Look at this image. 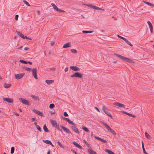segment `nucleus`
Masks as SVG:
<instances>
[{
	"label": "nucleus",
	"mask_w": 154,
	"mask_h": 154,
	"mask_svg": "<svg viewBox=\"0 0 154 154\" xmlns=\"http://www.w3.org/2000/svg\"><path fill=\"white\" fill-rule=\"evenodd\" d=\"M82 129L86 131V132H89V131L88 130V129L86 128V127L85 126H83L82 127Z\"/></svg>",
	"instance_id": "c85d7f7f"
},
{
	"label": "nucleus",
	"mask_w": 154,
	"mask_h": 154,
	"mask_svg": "<svg viewBox=\"0 0 154 154\" xmlns=\"http://www.w3.org/2000/svg\"><path fill=\"white\" fill-rule=\"evenodd\" d=\"M71 77L79 78H82L83 77L82 75L80 73L76 72L73 74L71 75Z\"/></svg>",
	"instance_id": "f03ea898"
},
{
	"label": "nucleus",
	"mask_w": 154,
	"mask_h": 154,
	"mask_svg": "<svg viewBox=\"0 0 154 154\" xmlns=\"http://www.w3.org/2000/svg\"><path fill=\"white\" fill-rule=\"evenodd\" d=\"M110 132L113 135H116V134L115 131L112 129H111L110 131Z\"/></svg>",
	"instance_id": "58836bf2"
},
{
	"label": "nucleus",
	"mask_w": 154,
	"mask_h": 154,
	"mask_svg": "<svg viewBox=\"0 0 154 154\" xmlns=\"http://www.w3.org/2000/svg\"><path fill=\"white\" fill-rule=\"evenodd\" d=\"M54 127L57 128V129L59 131H61L62 132V129L60 128L59 125L57 124Z\"/></svg>",
	"instance_id": "bb28decb"
},
{
	"label": "nucleus",
	"mask_w": 154,
	"mask_h": 154,
	"mask_svg": "<svg viewBox=\"0 0 154 154\" xmlns=\"http://www.w3.org/2000/svg\"><path fill=\"white\" fill-rule=\"evenodd\" d=\"M15 150V148L14 146H12L11 148V153L13 154L14 153Z\"/></svg>",
	"instance_id": "473e14b6"
},
{
	"label": "nucleus",
	"mask_w": 154,
	"mask_h": 154,
	"mask_svg": "<svg viewBox=\"0 0 154 154\" xmlns=\"http://www.w3.org/2000/svg\"><path fill=\"white\" fill-rule=\"evenodd\" d=\"M147 23L149 26L150 32L152 33L153 32V26L152 25L149 21H147Z\"/></svg>",
	"instance_id": "9d476101"
},
{
	"label": "nucleus",
	"mask_w": 154,
	"mask_h": 154,
	"mask_svg": "<svg viewBox=\"0 0 154 154\" xmlns=\"http://www.w3.org/2000/svg\"><path fill=\"white\" fill-rule=\"evenodd\" d=\"M67 121L69 124H72V125H75V123H74L72 121H71V120H70L69 119H68V121Z\"/></svg>",
	"instance_id": "c9c22d12"
},
{
	"label": "nucleus",
	"mask_w": 154,
	"mask_h": 154,
	"mask_svg": "<svg viewBox=\"0 0 154 154\" xmlns=\"http://www.w3.org/2000/svg\"><path fill=\"white\" fill-rule=\"evenodd\" d=\"M68 70V67H66L64 69V71L65 72H67Z\"/></svg>",
	"instance_id": "680f3d73"
},
{
	"label": "nucleus",
	"mask_w": 154,
	"mask_h": 154,
	"mask_svg": "<svg viewBox=\"0 0 154 154\" xmlns=\"http://www.w3.org/2000/svg\"><path fill=\"white\" fill-rule=\"evenodd\" d=\"M123 113H124L125 114H126L129 116H131L132 115V114H131V113H128V112H127L125 111H123Z\"/></svg>",
	"instance_id": "a18cd8bd"
},
{
	"label": "nucleus",
	"mask_w": 154,
	"mask_h": 154,
	"mask_svg": "<svg viewBox=\"0 0 154 154\" xmlns=\"http://www.w3.org/2000/svg\"><path fill=\"white\" fill-rule=\"evenodd\" d=\"M101 123L103 124V125H104L105 127L108 130L110 131V129L112 128H110V127L109 126L106 124L105 123L103 122H101Z\"/></svg>",
	"instance_id": "4468645a"
},
{
	"label": "nucleus",
	"mask_w": 154,
	"mask_h": 154,
	"mask_svg": "<svg viewBox=\"0 0 154 154\" xmlns=\"http://www.w3.org/2000/svg\"><path fill=\"white\" fill-rule=\"evenodd\" d=\"M70 68L74 71H78L80 70L79 69L77 66H70Z\"/></svg>",
	"instance_id": "f8f14e48"
},
{
	"label": "nucleus",
	"mask_w": 154,
	"mask_h": 154,
	"mask_svg": "<svg viewBox=\"0 0 154 154\" xmlns=\"http://www.w3.org/2000/svg\"><path fill=\"white\" fill-rule=\"evenodd\" d=\"M72 143L76 147L81 149H82V147L81 146L79 145L77 143L75 142H73Z\"/></svg>",
	"instance_id": "6ab92c4d"
},
{
	"label": "nucleus",
	"mask_w": 154,
	"mask_h": 154,
	"mask_svg": "<svg viewBox=\"0 0 154 154\" xmlns=\"http://www.w3.org/2000/svg\"><path fill=\"white\" fill-rule=\"evenodd\" d=\"M23 69L28 71H30L31 70V68L26 67H23Z\"/></svg>",
	"instance_id": "7c9ffc66"
},
{
	"label": "nucleus",
	"mask_w": 154,
	"mask_h": 154,
	"mask_svg": "<svg viewBox=\"0 0 154 154\" xmlns=\"http://www.w3.org/2000/svg\"><path fill=\"white\" fill-rule=\"evenodd\" d=\"M114 105H116L120 107H124V104H121L118 102H115L113 103Z\"/></svg>",
	"instance_id": "ddd939ff"
},
{
	"label": "nucleus",
	"mask_w": 154,
	"mask_h": 154,
	"mask_svg": "<svg viewBox=\"0 0 154 154\" xmlns=\"http://www.w3.org/2000/svg\"><path fill=\"white\" fill-rule=\"evenodd\" d=\"M54 105L53 103L50 104L49 106V108L51 109H53L54 106Z\"/></svg>",
	"instance_id": "c03bdc74"
},
{
	"label": "nucleus",
	"mask_w": 154,
	"mask_h": 154,
	"mask_svg": "<svg viewBox=\"0 0 154 154\" xmlns=\"http://www.w3.org/2000/svg\"><path fill=\"white\" fill-rule=\"evenodd\" d=\"M105 151L107 153L109 154H110V153L111 152V151L110 150L108 149H105Z\"/></svg>",
	"instance_id": "a19ab883"
},
{
	"label": "nucleus",
	"mask_w": 154,
	"mask_h": 154,
	"mask_svg": "<svg viewBox=\"0 0 154 154\" xmlns=\"http://www.w3.org/2000/svg\"><path fill=\"white\" fill-rule=\"evenodd\" d=\"M33 111L35 113L41 116H44V115L43 114V113L40 112V111H39L38 110H36V109H33Z\"/></svg>",
	"instance_id": "6e6552de"
},
{
	"label": "nucleus",
	"mask_w": 154,
	"mask_h": 154,
	"mask_svg": "<svg viewBox=\"0 0 154 154\" xmlns=\"http://www.w3.org/2000/svg\"><path fill=\"white\" fill-rule=\"evenodd\" d=\"M25 38H26V39H29V40L32 39L31 38H30L29 37H27V36H25Z\"/></svg>",
	"instance_id": "6e6d98bb"
},
{
	"label": "nucleus",
	"mask_w": 154,
	"mask_h": 154,
	"mask_svg": "<svg viewBox=\"0 0 154 154\" xmlns=\"http://www.w3.org/2000/svg\"><path fill=\"white\" fill-rule=\"evenodd\" d=\"M50 69L52 70H55V68L54 67L51 68Z\"/></svg>",
	"instance_id": "338daca9"
},
{
	"label": "nucleus",
	"mask_w": 154,
	"mask_h": 154,
	"mask_svg": "<svg viewBox=\"0 0 154 154\" xmlns=\"http://www.w3.org/2000/svg\"><path fill=\"white\" fill-rule=\"evenodd\" d=\"M142 149L143 150V152L144 153V154H148L146 152V151L145 150V149L144 147V148H142Z\"/></svg>",
	"instance_id": "3c124183"
},
{
	"label": "nucleus",
	"mask_w": 154,
	"mask_h": 154,
	"mask_svg": "<svg viewBox=\"0 0 154 154\" xmlns=\"http://www.w3.org/2000/svg\"><path fill=\"white\" fill-rule=\"evenodd\" d=\"M31 97L35 101L39 100L38 97L36 96L32 95H31Z\"/></svg>",
	"instance_id": "b1692460"
},
{
	"label": "nucleus",
	"mask_w": 154,
	"mask_h": 154,
	"mask_svg": "<svg viewBox=\"0 0 154 154\" xmlns=\"http://www.w3.org/2000/svg\"><path fill=\"white\" fill-rule=\"evenodd\" d=\"M23 2L24 3V4H26V5L28 6H30L31 5L26 0H23Z\"/></svg>",
	"instance_id": "f704fd0d"
},
{
	"label": "nucleus",
	"mask_w": 154,
	"mask_h": 154,
	"mask_svg": "<svg viewBox=\"0 0 154 154\" xmlns=\"http://www.w3.org/2000/svg\"><path fill=\"white\" fill-rule=\"evenodd\" d=\"M51 125L54 127L57 124V122L55 120H53L52 119H51L50 120Z\"/></svg>",
	"instance_id": "a211bd4d"
},
{
	"label": "nucleus",
	"mask_w": 154,
	"mask_h": 154,
	"mask_svg": "<svg viewBox=\"0 0 154 154\" xmlns=\"http://www.w3.org/2000/svg\"><path fill=\"white\" fill-rule=\"evenodd\" d=\"M3 100L6 101L8 103H12L13 102V100L12 99L9 98H3Z\"/></svg>",
	"instance_id": "0eeeda50"
},
{
	"label": "nucleus",
	"mask_w": 154,
	"mask_h": 154,
	"mask_svg": "<svg viewBox=\"0 0 154 154\" xmlns=\"http://www.w3.org/2000/svg\"><path fill=\"white\" fill-rule=\"evenodd\" d=\"M45 82L47 84L50 85V84L54 82V80H46L45 81Z\"/></svg>",
	"instance_id": "aec40b11"
},
{
	"label": "nucleus",
	"mask_w": 154,
	"mask_h": 154,
	"mask_svg": "<svg viewBox=\"0 0 154 154\" xmlns=\"http://www.w3.org/2000/svg\"><path fill=\"white\" fill-rule=\"evenodd\" d=\"M57 143L59 145V146H60V147L62 148H64L63 146L60 143V142L58 141Z\"/></svg>",
	"instance_id": "09e8293b"
},
{
	"label": "nucleus",
	"mask_w": 154,
	"mask_h": 154,
	"mask_svg": "<svg viewBox=\"0 0 154 154\" xmlns=\"http://www.w3.org/2000/svg\"><path fill=\"white\" fill-rule=\"evenodd\" d=\"M94 108L95 109H96L98 112H100V111L99 110V109L96 107H94Z\"/></svg>",
	"instance_id": "13d9d810"
},
{
	"label": "nucleus",
	"mask_w": 154,
	"mask_h": 154,
	"mask_svg": "<svg viewBox=\"0 0 154 154\" xmlns=\"http://www.w3.org/2000/svg\"><path fill=\"white\" fill-rule=\"evenodd\" d=\"M126 43L131 46L132 47L133 46V45L128 40L127 41Z\"/></svg>",
	"instance_id": "de8ad7c7"
},
{
	"label": "nucleus",
	"mask_w": 154,
	"mask_h": 154,
	"mask_svg": "<svg viewBox=\"0 0 154 154\" xmlns=\"http://www.w3.org/2000/svg\"><path fill=\"white\" fill-rule=\"evenodd\" d=\"M11 86V84H7L5 83L4 84V87L5 88H10Z\"/></svg>",
	"instance_id": "4be33fe9"
},
{
	"label": "nucleus",
	"mask_w": 154,
	"mask_h": 154,
	"mask_svg": "<svg viewBox=\"0 0 154 154\" xmlns=\"http://www.w3.org/2000/svg\"><path fill=\"white\" fill-rule=\"evenodd\" d=\"M57 11L59 12H65L64 11L61 10L58 8L57 9Z\"/></svg>",
	"instance_id": "49530a36"
},
{
	"label": "nucleus",
	"mask_w": 154,
	"mask_h": 154,
	"mask_svg": "<svg viewBox=\"0 0 154 154\" xmlns=\"http://www.w3.org/2000/svg\"><path fill=\"white\" fill-rule=\"evenodd\" d=\"M82 32L84 33H91L93 32L92 31H86L83 30L82 31Z\"/></svg>",
	"instance_id": "2f4dec72"
},
{
	"label": "nucleus",
	"mask_w": 154,
	"mask_h": 154,
	"mask_svg": "<svg viewBox=\"0 0 154 154\" xmlns=\"http://www.w3.org/2000/svg\"><path fill=\"white\" fill-rule=\"evenodd\" d=\"M51 45L52 46H53L54 45V42H51Z\"/></svg>",
	"instance_id": "0e129e2a"
},
{
	"label": "nucleus",
	"mask_w": 154,
	"mask_h": 154,
	"mask_svg": "<svg viewBox=\"0 0 154 154\" xmlns=\"http://www.w3.org/2000/svg\"><path fill=\"white\" fill-rule=\"evenodd\" d=\"M19 100L24 104L27 105L28 106H30L31 105V103L29 102L28 100H27L24 99L23 98H19Z\"/></svg>",
	"instance_id": "20e7f679"
},
{
	"label": "nucleus",
	"mask_w": 154,
	"mask_h": 154,
	"mask_svg": "<svg viewBox=\"0 0 154 154\" xmlns=\"http://www.w3.org/2000/svg\"><path fill=\"white\" fill-rule=\"evenodd\" d=\"M71 151L72 152H73V153H75V154H77V152H75L74 150L73 149H71Z\"/></svg>",
	"instance_id": "4d7b16f0"
},
{
	"label": "nucleus",
	"mask_w": 154,
	"mask_h": 154,
	"mask_svg": "<svg viewBox=\"0 0 154 154\" xmlns=\"http://www.w3.org/2000/svg\"><path fill=\"white\" fill-rule=\"evenodd\" d=\"M63 115L65 117H67L68 116V115L66 112H64Z\"/></svg>",
	"instance_id": "8fccbe9b"
},
{
	"label": "nucleus",
	"mask_w": 154,
	"mask_h": 154,
	"mask_svg": "<svg viewBox=\"0 0 154 154\" xmlns=\"http://www.w3.org/2000/svg\"><path fill=\"white\" fill-rule=\"evenodd\" d=\"M72 129L77 134H79L80 132L78 129L75 126H72L71 127Z\"/></svg>",
	"instance_id": "9b49d317"
},
{
	"label": "nucleus",
	"mask_w": 154,
	"mask_h": 154,
	"mask_svg": "<svg viewBox=\"0 0 154 154\" xmlns=\"http://www.w3.org/2000/svg\"><path fill=\"white\" fill-rule=\"evenodd\" d=\"M141 144H142V147L144 148V143H143V141H141Z\"/></svg>",
	"instance_id": "052dcab7"
},
{
	"label": "nucleus",
	"mask_w": 154,
	"mask_h": 154,
	"mask_svg": "<svg viewBox=\"0 0 154 154\" xmlns=\"http://www.w3.org/2000/svg\"><path fill=\"white\" fill-rule=\"evenodd\" d=\"M62 119L63 120H66V121H67L69 119L68 118H65V117H63L62 118Z\"/></svg>",
	"instance_id": "864d4df0"
},
{
	"label": "nucleus",
	"mask_w": 154,
	"mask_h": 154,
	"mask_svg": "<svg viewBox=\"0 0 154 154\" xmlns=\"http://www.w3.org/2000/svg\"><path fill=\"white\" fill-rule=\"evenodd\" d=\"M123 40L125 41V42H126L128 41V40L125 38H124Z\"/></svg>",
	"instance_id": "774afa93"
},
{
	"label": "nucleus",
	"mask_w": 154,
	"mask_h": 154,
	"mask_svg": "<svg viewBox=\"0 0 154 154\" xmlns=\"http://www.w3.org/2000/svg\"><path fill=\"white\" fill-rule=\"evenodd\" d=\"M88 151L90 154H97L94 151L91 149H88Z\"/></svg>",
	"instance_id": "5701e85b"
},
{
	"label": "nucleus",
	"mask_w": 154,
	"mask_h": 154,
	"mask_svg": "<svg viewBox=\"0 0 154 154\" xmlns=\"http://www.w3.org/2000/svg\"><path fill=\"white\" fill-rule=\"evenodd\" d=\"M84 5H86L87 6H88V7H89L90 8H91L93 9H94V7H95V6H94L92 5H91L90 4L87 5L86 4H84Z\"/></svg>",
	"instance_id": "72a5a7b5"
},
{
	"label": "nucleus",
	"mask_w": 154,
	"mask_h": 154,
	"mask_svg": "<svg viewBox=\"0 0 154 154\" xmlns=\"http://www.w3.org/2000/svg\"><path fill=\"white\" fill-rule=\"evenodd\" d=\"M117 37L122 39H123L124 38V37H122V36H120L119 35H117Z\"/></svg>",
	"instance_id": "5fc2aeb1"
},
{
	"label": "nucleus",
	"mask_w": 154,
	"mask_h": 154,
	"mask_svg": "<svg viewBox=\"0 0 154 154\" xmlns=\"http://www.w3.org/2000/svg\"><path fill=\"white\" fill-rule=\"evenodd\" d=\"M71 52L74 54H76L77 53V51L75 49H72L71 50Z\"/></svg>",
	"instance_id": "ea45409f"
},
{
	"label": "nucleus",
	"mask_w": 154,
	"mask_h": 154,
	"mask_svg": "<svg viewBox=\"0 0 154 154\" xmlns=\"http://www.w3.org/2000/svg\"><path fill=\"white\" fill-rule=\"evenodd\" d=\"M102 110H103V111L107 116L110 117H111V118L112 119V116L111 114L109 112L108 110V109H107V108L104 105L103 106Z\"/></svg>",
	"instance_id": "7ed1b4c3"
},
{
	"label": "nucleus",
	"mask_w": 154,
	"mask_h": 154,
	"mask_svg": "<svg viewBox=\"0 0 154 154\" xmlns=\"http://www.w3.org/2000/svg\"><path fill=\"white\" fill-rule=\"evenodd\" d=\"M29 49V48L27 47H25L24 48V50L25 51H28Z\"/></svg>",
	"instance_id": "bf43d9fd"
},
{
	"label": "nucleus",
	"mask_w": 154,
	"mask_h": 154,
	"mask_svg": "<svg viewBox=\"0 0 154 154\" xmlns=\"http://www.w3.org/2000/svg\"><path fill=\"white\" fill-rule=\"evenodd\" d=\"M70 47V43L69 42L66 43L64 45L63 48H68Z\"/></svg>",
	"instance_id": "412c9836"
},
{
	"label": "nucleus",
	"mask_w": 154,
	"mask_h": 154,
	"mask_svg": "<svg viewBox=\"0 0 154 154\" xmlns=\"http://www.w3.org/2000/svg\"><path fill=\"white\" fill-rule=\"evenodd\" d=\"M114 55L116 57H119L122 60L126 61L127 62H129L130 63H134V62L132 60L129 59L128 58L123 57L121 55L119 54L115 53Z\"/></svg>",
	"instance_id": "f257e3e1"
},
{
	"label": "nucleus",
	"mask_w": 154,
	"mask_h": 154,
	"mask_svg": "<svg viewBox=\"0 0 154 154\" xmlns=\"http://www.w3.org/2000/svg\"><path fill=\"white\" fill-rule=\"evenodd\" d=\"M143 2H144V3H146V4L147 5L149 6H152L153 7L154 6V5L153 4H152L151 3H150L148 2L145 1L144 0H143Z\"/></svg>",
	"instance_id": "393cba45"
},
{
	"label": "nucleus",
	"mask_w": 154,
	"mask_h": 154,
	"mask_svg": "<svg viewBox=\"0 0 154 154\" xmlns=\"http://www.w3.org/2000/svg\"><path fill=\"white\" fill-rule=\"evenodd\" d=\"M94 8V9L96 10H97L104 11V9H102V8H99V7H97V6H95V7Z\"/></svg>",
	"instance_id": "c756f323"
},
{
	"label": "nucleus",
	"mask_w": 154,
	"mask_h": 154,
	"mask_svg": "<svg viewBox=\"0 0 154 154\" xmlns=\"http://www.w3.org/2000/svg\"><path fill=\"white\" fill-rule=\"evenodd\" d=\"M36 129L38 130L39 131L42 132V129L38 125H36Z\"/></svg>",
	"instance_id": "e433bc0d"
},
{
	"label": "nucleus",
	"mask_w": 154,
	"mask_h": 154,
	"mask_svg": "<svg viewBox=\"0 0 154 154\" xmlns=\"http://www.w3.org/2000/svg\"><path fill=\"white\" fill-rule=\"evenodd\" d=\"M25 75L24 73H22L21 74H17L15 75V77L16 79H19L22 78L24 75Z\"/></svg>",
	"instance_id": "39448f33"
},
{
	"label": "nucleus",
	"mask_w": 154,
	"mask_h": 154,
	"mask_svg": "<svg viewBox=\"0 0 154 154\" xmlns=\"http://www.w3.org/2000/svg\"><path fill=\"white\" fill-rule=\"evenodd\" d=\"M84 142L85 143V144L86 145V146L89 148H91V147L90 146L89 144L87 143V142L85 140H84Z\"/></svg>",
	"instance_id": "79ce46f5"
},
{
	"label": "nucleus",
	"mask_w": 154,
	"mask_h": 154,
	"mask_svg": "<svg viewBox=\"0 0 154 154\" xmlns=\"http://www.w3.org/2000/svg\"><path fill=\"white\" fill-rule=\"evenodd\" d=\"M145 135L146 137L147 138H148V139H149L150 138V135L146 132H145Z\"/></svg>",
	"instance_id": "4c0bfd02"
},
{
	"label": "nucleus",
	"mask_w": 154,
	"mask_h": 154,
	"mask_svg": "<svg viewBox=\"0 0 154 154\" xmlns=\"http://www.w3.org/2000/svg\"><path fill=\"white\" fill-rule=\"evenodd\" d=\"M43 128L45 132H50V131L47 128L46 124H45L43 127Z\"/></svg>",
	"instance_id": "f3484780"
},
{
	"label": "nucleus",
	"mask_w": 154,
	"mask_h": 154,
	"mask_svg": "<svg viewBox=\"0 0 154 154\" xmlns=\"http://www.w3.org/2000/svg\"><path fill=\"white\" fill-rule=\"evenodd\" d=\"M19 61L23 63L26 64H27V61H26L23 60H20Z\"/></svg>",
	"instance_id": "37998d69"
},
{
	"label": "nucleus",
	"mask_w": 154,
	"mask_h": 154,
	"mask_svg": "<svg viewBox=\"0 0 154 154\" xmlns=\"http://www.w3.org/2000/svg\"><path fill=\"white\" fill-rule=\"evenodd\" d=\"M27 63H28L30 65L32 64V63L30 61H27Z\"/></svg>",
	"instance_id": "e2e57ef3"
},
{
	"label": "nucleus",
	"mask_w": 154,
	"mask_h": 154,
	"mask_svg": "<svg viewBox=\"0 0 154 154\" xmlns=\"http://www.w3.org/2000/svg\"><path fill=\"white\" fill-rule=\"evenodd\" d=\"M94 138L96 139L101 141L102 142H103L104 143H106L107 142L106 140L103 139L99 137L95 136Z\"/></svg>",
	"instance_id": "2eb2a0df"
},
{
	"label": "nucleus",
	"mask_w": 154,
	"mask_h": 154,
	"mask_svg": "<svg viewBox=\"0 0 154 154\" xmlns=\"http://www.w3.org/2000/svg\"><path fill=\"white\" fill-rule=\"evenodd\" d=\"M16 32L18 34V35L20 36L21 38L25 39V36L22 33L17 30L16 31Z\"/></svg>",
	"instance_id": "dca6fc26"
},
{
	"label": "nucleus",
	"mask_w": 154,
	"mask_h": 154,
	"mask_svg": "<svg viewBox=\"0 0 154 154\" xmlns=\"http://www.w3.org/2000/svg\"><path fill=\"white\" fill-rule=\"evenodd\" d=\"M43 141L45 143L48 144H51V142L50 140H43Z\"/></svg>",
	"instance_id": "a878e982"
},
{
	"label": "nucleus",
	"mask_w": 154,
	"mask_h": 154,
	"mask_svg": "<svg viewBox=\"0 0 154 154\" xmlns=\"http://www.w3.org/2000/svg\"><path fill=\"white\" fill-rule=\"evenodd\" d=\"M60 126L61 128L66 133H67L69 134H71V132L67 128H66V127H64V126H63L61 125H60Z\"/></svg>",
	"instance_id": "1a4fd4ad"
},
{
	"label": "nucleus",
	"mask_w": 154,
	"mask_h": 154,
	"mask_svg": "<svg viewBox=\"0 0 154 154\" xmlns=\"http://www.w3.org/2000/svg\"><path fill=\"white\" fill-rule=\"evenodd\" d=\"M31 120L32 121H34L35 120V118H32Z\"/></svg>",
	"instance_id": "69168bd1"
},
{
	"label": "nucleus",
	"mask_w": 154,
	"mask_h": 154,
	"mask_svg": "<svg viewBox=\"0 0 154 154\" xmlns=\"http://www.w3.org/2000/svg\"><path fill=\"white\" fill-rule=\"evenodd\" d=\"M32 75L33 76L34 78L36 79H38L37 76V69L36 68H34L32 70Z\"/></svg>",
	"instance_id": "423d86ee"
},
{
	"label": "nucleus",
	"mask_w": 154,
	"mask_h": 154,
	"mask_svg": "<svg viewBox=\"0 0 154 154\" xmlns=\"http://www.w3.org/2000/svg\"><path fill=\"white\" fill-rule=\"evenodd\" d=\"M51 5L53 7V8L54 9L56 10L57 11V9L58 8L57 7L54 3H52L51 4Z\"/></svg>",
	"instance_id": "cd10ccee"
},
{
	"label": "nucleus",
	"mask_w": 154,
	"mask_h": 154,
	"mask_svg": "<svg viewBox=\"0 0 154 154\" xmlns=\"http://www.w3.org/2000/svg\"><path fill=\"white\" fill-rule=\"evenodd\" d=\"M18 17H19V15H17V14L15 16V20H18Z\"/></svg>",
	"instance_id": "603ef678"
}]
</instances>
